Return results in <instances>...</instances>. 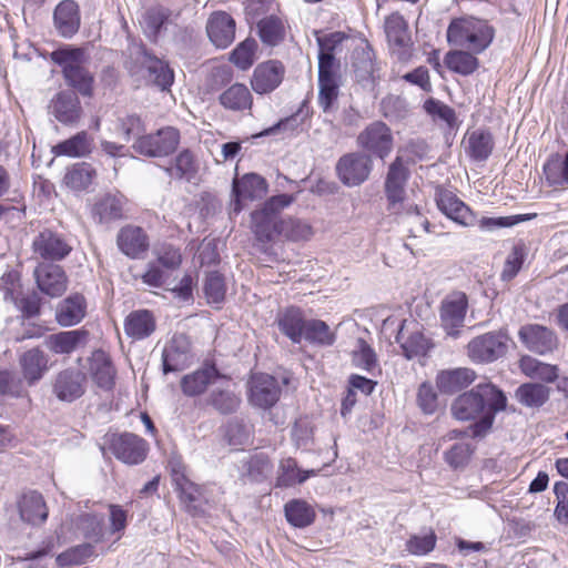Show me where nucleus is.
<instances>
[{"label":"nucleus","instance_id":"obj_1","mask_svg":"<svg viewBox=\"0 0 568 568\" xmlns=\"http://www.w3.org/2000/svg\"><path fill=\"white\" fill-rule=\"evenodd\" d=\"M507 398L495 385L479 384L459 395L452 404V414L458 420L478 418L469 428L473 437H481L491 428L495 415L506 408Z\"/></svg>","mask_w":568,"mask_h":568},{"label":"nucleus","instance_id":"obj_2","mask_svg":"<svg viewBox=\"0 0 568 568\" xmlns=\"http://www.w3.org/2000/svg\"><path fill=\"white\" fill-rule=\"evenodd\" d=\"M409 178L407 168L404 166L400 156H397L389 165L385 180V195L387 210L402 219L408 227L412 236L417 237L422 233L429 232V222L422 215L418 206L406 202L405 185Z\"/></svg>","mask_w":568,"mask_h":568},{"label":"nucleus","instance_id":"obj_3","mask_svg":"<svg viewBox=\"0 0 568 568\" xmlns=\"http://www.w3.org/2000/svg\"><path fill=\"white\" fill-rule=\"evenodd\" d=\"M494 28L485 20L475 17L455 18L447 28V41L450 45L480 53L493 42Z\"/></svg>","mask_w":568,"mask_h":568},{"label":"nucleus","instance_id":"obj_4","mask_svg":"<svg viewBox=\"0 0 568 568\" xmlns=\"http://www.w3.org/2000/svg\"><path fill=\"white\" fill-rule=\"evenodd\" d=\"M295 201L291 194H278L270 197L260 210L252 212V231L256 241L262 244L274 242L281 235V212Z\"/></svg>","mask_w":568,"mask_h":568},{"label":"nucleus","instance_id":"obj_5","mask_svg":"<svg viewBox=\"0 0 568 568\" xmlns=\"http://www.w3.org/2000/svg\"><path fill=\"white\" fill-rule=\"evenodd\" d=\"M52 60L62 68L67 84L77 90L83 97L93 93V75L83 65L85 62L82 49H59L52 52Z\"/></svg>","mask_w":568,"mask_h":568},{"label":"nucleus","instance_id":"obj_6","mask_svg":"<svg viewBox=\"0 0 568 568\" xmlns=\"http://www.w3.org/2000/svg\"><path fill=\"white\" fill-rule=\"evenodd\" d=\"M31 251L39 262L57 263L70 255L72 244L64 234L45 227L33 236Z\"/></svg>","mask_w":568,"mask_h":568},{"label":"nucleus","instance_id":"obj_7","mask_svg":"<svg viewBox=\"0 0 568 568\" xmlns=\"http://www.w3.org/2000/svg\"><path fill=\"white\" fill-rule=\"evenodd\" d=\"M508 336L503 331L488 332L471 338L467 346V356L474 363L488 364L506 355Z\"/></svg>","mask_w":568,"mask_h":568},{"label":"nucleus","instance_id":"obj_8","mask_svg":"<svg viewBox=\"0 0 568 568\" xmlns=\"http://www.w3.org/2000/svg\"><path fill=\"white\" fill-rule=\"evenodd\" d=\"M180 143V132L173 126H165L155 133L144 134L134 141L132 148L136 153L150 158H161L173 153Z\"/></svg>","mask_w":568,"mask_h":568},{"label":"nucleus","instance_id":"obj_9","mask_svg":"<svg viewBox=\"0 0 568 568\" xmlns=\"http://www.w3.org/2000/svg\"><path fill=\"white\" fill-rule=\"evenodd\" d=\"M356 142L366 154L384 160L393 150L394 139L387 124L374 121L357 135Z\"/></svg>","mask_w":568,"mask_h":568},{"label":"nucleus","instance_id":"obj_10","mask_svg":"<svg viewBox=\"0 0 568 568\" xmlns=\"http://www.w3.org/2000/svg\"><path fill=\"white\" fill-rule=\"evenodd\" d=\"M373 170V160L369 154L351 152L341 156L336 163V173L346 186H358L364 183Z\"/></svg>","mask_w":568,"mask_h":568},{"label":"nucleus","instance_id":"obj_11","mask_svg":"<svg viewBox=\"0 0 568 568\" xmlns=\"http://www.w3.org/2000/svg\"><path fill=\"white\" fill-rule=\"evenodd\" d=\"M468 308L467 295L463 292L449 293L440 303V325L447 335L456 338L464 326Z\"/></svg>","mask_w":568,"mask_h":568},{"label":"nucleus","instance_id":"obj_12","mask_svg":"<svg viewBox=\"0 0 568 568\" xmlns=\"http://www.w3.org/2000/svg\"><path fill=\"white\" fill-rule=\"evenodd\" d=\"M109 447L112 454L128 465H138L146 457V442L132 434H113L109 439Z\"/></svg>","mask_w":568,"mask_h":568},{"label":"nucleus","instance_id":"obj_13","mask_svg":"<svg viewBox=\"0 0 568 568\" xmlns=\"http://www.w3.org/2000/svg\"><path fill=\"white\" fill-rule=\"evenodd\" d=\"M192 362L191 341L187 335L176 333L165 344L162 352L163 373L185 369Z\"/></svg>","mask_w":568,"mask_h":568},{"label":"nucleus","instance_id":"obj_14","mask_svg":"<svg viewBox=\"0 0 568 568\" xmlns=\"http://www.w3.org/2000/svg\"><path fill=\"white\" fill-rule=\"evenodd\" d=\"M38 288L50 297H59L68 288V277L64 270L55 263L38 262L33 270Z\"/></svg>","mask_w":568,"mask_h":568},{"label":"nucleus","instance_id":"obj_15","mask_svg":"<svg viewBox=\"0 0 568 568\" xmlns=\"http://www.w3.org/2000/svg\"><path fill=\"white\" fill-rule=\"evenodd\" d=\"M281 387L275 377L268 374H254L248 382V399L253 406L267 409L280 399Z\"/></svg>","mask_w":568,"mask_h":568},{"label":"nucleus","instance_id":"obj_16","mask_svg":"<svg viewBox=\"0 0 568 568\" xmlns=\"http://www.w3.org/2000/svg\"><path fill=\"white\" fill-rule=\"evenodd\" d=\"M266 180L256 173H246L240 179H234L232 193L234 200L231 203L232 212L242 211V201H253L263 197L267 193Z\"/></svg>","mask_w":568,"mask_h":568},{"label":"nucleus","instance_id":"obj_17","mask_svg":"<svg viewBox=\"0 0 568 568\" xmlns=\"http://www.w3.org/2000/svg\"><path fill=\"white\" fill-rule=\"evenodd\" d=\"M385 32L393 53L399 60H407L410 57L412 39L408 24L399 13H392L385 20Z\"/></svg>","mask_w":568,"mask_h":568},{"label":"nucleus","instance_id":"obj_18","mask_svg":"<svg viewBox=\"0 0 568 568\" xmlns=\"http://www.w3.org/2000/svg\"><path fill=\"white\" fill-rule=\"evenodd\" d=\"M52 392L61 402H74L85 392V375L79 369L65 368L55 375Z\"/></svg>","mask_w":568,"mask_h":568},{"label":"nucleus","instance_id":"obj_19","mask_svg":"<svg viewBox=\"0 0 568 568\" xmlns=\"http://www.w3.org/2000/svg\"><path fill=\"white\" fill-rule=\"evenodd\" d=\"M518 337L530 352L545 355L552 352L558 339L552 331L539 324H526L519 328Z\"/></svg>","mask_w":568,"mask_h":568},{"label":"nucleus","instance_id":"obj_20","mask_svg":"<svg viewBox=\"0 0 568 568\" xmlns=\"http://www.w3.org/2000/svg\"><path fill=\"white\" fill-rule=\"evenodd\" d=\"M286 73L284 64L278 60H268L260 63L253 72L252 89L257 94L273 92L283 82Z\"/></svg>","mask_w":568,"mask_h":568},{"label":"nucleus","instance_id":"obj_21","mask_svg":"<svg viewBox=\"0 0 568 568\" xmlns=\"http://www.w3.org/2000/svg\"><path fill=\"white\" fill-rule=\"evenodd\" d=\"M49 113L60 123L73 125L82 116V106L74 91L63 90L58 92L50 101Z\"/></svg>","mask_w":568,"mask_h":568},{"label":"nucleus","instance_id":"obj_22","mask_svg":"<svg viewBox=\"0 0 568 568\" xmlns=\"http://www.w3.org/2000/svg\"><path fill=\"white\" fill-rule=\"evenodd\" d=\"M126 199L120 193L99 196L92 205L91 214L100 224H110L124 219Z\"/></svg>","mask_w":568,"mask_h":568},{"label":"nucleus","instance_id":"obj_23","mask_svg":"<svg viewBox=\"0 0 568 568\" xmlns=\"http://www.w3.org/2000/svg\"><path fill=\"white\" fill-rule=\"evenodd\" d=\"M353 67L356 81L363 88H374L379 79V68L375 62V53L368 44L354 51Z\"/></svg>","mask_w":568,"mask_h":568},{"label":"nucleus","instance_id":"obj_24","mask_svg":"<svg viewBox=\"0 0 568 568\" xmlns=\"http://www.w3.org/2000/svg\"><path fill=\"white\" fill-rule=\"evenodd\" d=\"M206 32L216 48H227L235 38V21L229 13L215 11L207 19Z\"/></svg>","mask_w":568,"mask_h":568},{"label":"nucleus","instance_id":"obj_25","mask_svg":"<svg viewBox=\"0 0 568 568\" xmlns=\"http://www.w3.org/2000/svg\"><path fill=\"white\" fill-rule=\"evenodd\" d=\"M138 61L148 72L149 82L163 91L168 90L172 85L174 81V73L166 62L152 55L145 50L140 51Z\"/></svg>","mask_w":568,"mask_h":568},{"label":"nucleus","instance_id":"obj_26","mask_svg":"<svg viewBox=\"0 0 568 568\" xmlns=\"http://www.w3.org/2000/svg\"><path fill=\"white\" fill-rule=\"evenodd\" d=\"M89 339V332L80 328L63 331L47 336L44 345L54 354L68 355L79 347L85 346Z\"/></svg>","mask_w":568,"mask_h":568},{"label":"nucleus","instance_id":"obj_27","mask_svg":"<svg viewBox=\"0 0 568 568\" xmlns=\"http://www.w3.org/2000/svg\"><path fill=\"white\" fill-rule=\"evenodd\" d=\"M305 317L300 307L290 306L280 310L276 314L275 323L282 334H284L294 344H300L305 331Z\"/></svg>","mask_w":568,"mask_h":568},{"label":"nucleus","instance_id":"obj_28","mask_svg":"<svg viewBox=\"0 0 568 568\" xmlns=\"http://www.w3.org/2000/svg\"><path fill=\"white\" fill-rule=\"evenodd\" d=\"M436 202L439 211L450 220L464 226L475 225V214L452 192H440Z\"/></svg>","mask_w":568,"mask_h":568},{"label":"nucleus","instance_id":"obj_29","mask_svg":"<svg viewBox=\"0 0 568 568\" xmlns=\"http://www.w3.org/2000/svg\"><path fill=\"white\" fill-rule=\"evenodd\" d=\"M124 333L133 341H142L151 336L156 328V321L149 310L132 311L124 320Z\"/></svg>","mask_w":568,"mask_h":568},{"label":"nucleus","instance_id":"obj_30","mask_svg":"<svg viewBox=\"0 0 568 568\" xmlns=\"http://www.w3.org/2000/svg\"><path fill=\"white\" fill-rule=\"evenodd\" d=\"M54 27L60 36L71 38L80 28L79 6L74 0L61 1L53 13Z\"/></svg>","mask_w":568,"mask_h":568},{"label":"nucleus","instance_id":"obj_31","mask_svg":"<svg viewBox=\"0 0 568 568\" xmlns=\"http://www.w3.org/2000/svg\"><path fill=\"white\" fill-rule=\"evenodd\" d=\"M89 373L100 388L111 389L114 385L115 369L110 356L102 349H95L89 357Z\"/></svg>","mask_w":568,"mask_h":568},{"label":"nucleus","instance_id":"obj_32","mask_svg":"<svg viewBox=\"0 0 568 568\" xmlns=\"http://www.w3.org/2000/svg\"><path fill=\"white\" fill-rule=\"evenodd\" d=\"M20 518L30 525H41L48 518V508L42 495L31 490L24 493L18 503Z\"/></svg>","mask_w":568,"mask_h":568},{"label":"nucleus","instance_id":"obj_33","mask_svg":"<svg viewBox=\"0 0 568 568\" xmlns=\"http://www.w3.org/2000/svg\"><path fill=\"white\" fill-rule=\"evenodd\" d=\"M116 243L122 253L130 257H138L149 247L145 232L133 225L122 227L118 234Z\"/></svg>","mask_w":568,"mask_h":568},{"label":"nucleus","instance_id":"obj_34","mask_svg":"<svg viewBox=\"0 0 568 568\" xmlns=\"http://www.w3.org/2000/svg\"><path fill=\"white\" fill-rule=\"evenodd\" d=\"M87 303L81 294H73L59 303L55 312L57 322L64 327L73 326L85 316Z\"/></svg>","mask_w":568,"mask_h":568},{"label":"nucleus","instance_id":"obj_35","mask_svg":"<svg viewBox=\"0 0 568 568\" xmlns=\"http://www.w3.org/2000/svg\"><path fill=\"white\" fill-rule=\"evenodd\" d=\"M172 11L161 4L148 8L141 17L140 24L148 39L156 42L170 20Z\"/></svg>","mask_w":568,"mask_h":568},{"label":"nucleus","instance_id":"obj_36","mask_svg":"<svg viewBox=\"0 0 568 568\" xmlns=\"http://www.w3.org/2000/svg\"><path fill=\"white\" fill-rule=\"evenodd\" d=\"M219 378L221 376L214 366H205L185 375L181 381V388L186 396H196L202 394L210 384H215Z\"/></svg>","mask_w":568,"mask_h":568},{"label":"nucleus","instance_id":"obj_37","mask_svg":"<svg viewBox=\"0 0 568 568\" xmlns=\"http://www.w3.org/2000/svg\"><path fill=\"white\" fill-rule=\"evenodd\" d=\"M475 378V372L467 367L443 371L437 376V386L443 393L454 394L466 388Z\"/></svg>","mask_w":568,"mask_h":568},{"label":"nucleus","instance_id":"obj_38","mask_svg":"<svg viewBox=\"0 0 568 568\" xmlns=\"http://www.w3.org/2000/svg\"><path fill=\"white\" fill-rule=\"evenodd\" d=\"M544 175L554 190H564L568 183V152L552 154L544 164Z\"/></svg>","mask_w":568,"mask_h":568},{"label":"nucleus","instance_id":"obj_39","mask_svg":"<svg viewBox=\"0 0 568 568\" xmlns=\"http://www.w3.org/2000/svg\"><path fill=\"white\" fill-rule=\"evenodd\" d=\"M396 341L400 344L403 355L407 359L426 356L429 349L434 346L430 338L419 329L410 332L405 338L403 334V326L396 336Z\"/></svg>","mask_w":568,"mask_h":568},{"label":"nucleus","instance_id":"obj_40","mask_svg":"<svg viewBox=\"0 0 568 568\" xmlns=\"http://www.w3.org/2000/svg\"><path fill=\"white\" fill-rule=\"evenodd\" d=\"M20 365L22 368L23 377L30 385L34 384L42 378L48 369V357L39 348L27 351L20 357Z\"/></svg>","mask_w":568,"mask_h":568},{"label":"nucleus","instance_id":"obj_41","mask_svg":"<svg viewBox=\"0 0 568 568\" xmlns=\"http://www.w3.org/2000/svg\"><path fill=\"white\" fill-rule=\"evenodd\" d=\"M352 364L358 369L375 376L381 373L377 355L373 347L363 338H357L352 349Z\"/></svg>","mask_w":568,"mask_h":568},{"label":"nucleus","instance_id":"obj_42","mask_svg":"<svg viewBox=\"0 0 568 568\" xmlns=\"http://www.w3.org/2000/svg\"><path fill=\"white\" fill-rule=\"evenodd\" d=\"M219 101L227 110L245 111L252 108L253 97L246 85L235 83L220 94Z\"/></svg>","mask_w":568,"mask_h":568},{"label":"nucleus","instance_id":"obj_43","mask_svg":"<svg viewBox=\"0 0 568 568\" xmlns=\"http://www.w3.org/2000/svg\"><path fill=\"white\" fill-rule=\"evenodd\" d=\"M494 149L493 135L484 130H476L468 134L465 151L474 161H485Z\"/></svg>","mask_w":568,"mask_h":568},{"label":"nucleus","instance_id":"obj_44","mask_svg":"<svg viewBox=\"0 0 568 568\" xmlns=\"http://www.w3.org/2000/svg\"><path fill=\"white\" fill-rule=\"evenodd\" d=\"M92 139L85 131H81L68 140H64L53 146L52 152L55 155H67L72 158L85 156L91 152Z\"/></svg>","mask_w":568,"mask_h":568},{"label":"nucleus","instance_id":"obj_45","mask_svg":"<svg viewBox=\"0 0 568 568\" xmlns=\"http://www.w3.org/2000/svg\"><path fill=\"white\" fill-rule=\"evenodd\" d=\"M172 480L176 490L180 494V499L187 508H197V503L201 500V488L192 483L182 470L179 468L172 469Z\"/></svg>","mask_w":568,"mask_h":568},{"label":"nucleus","instance_id":"obj_46","mask_svg":"<svg viewBox=\"0 0 568 568\" xmlns=\"http://www.w3.org/2000/svg\"><path fill=\"white\" fill-rule=\"evenodd\" d=\"M171 179L191 181L197 172V162L194 154L185 149L181 151L174 159V162L164 168Z\"/></svg>","mask_w":568,"mask_h":568},{"label":"nucleus","instance_id":"obj_47","mask_svg":"<svg viewBox=\"0 0 568 568\" xmlns=\"http://www.w3.org/2000/svg\"><path fill=\"white\" fill-rule=\"evenodd\" d=\"M284 510L287 521L297 528H305L312 525L316 518L314 508L301 499L288 501Z\"/></svg>","mask_w":568,"mask_h":568},{"label":"nucleus","instance_id":"obj_48","mask_svg":"<svg viewBox=\"0 0 568 568\" xmlns=\"http://www.w3.org/2000/svg\"><path fill=\"white\" fill-rule=\"evenodd\" d=\"M95 175L97 171L90 163L80 162L67 170L63 181L68 187L81 191L92 183Z\"/></svg>","mask_w":568,"mask_h":568},{"label":"nucleus","instance_id":"obj_49","mask_svg":"<svg viewBox=\"0 0 568 568\" xmlns=\"http://www.w3.org/2000/svg\"><path fill=\"white\" fill-rule=\"evenodd\" d=\"M475 54L476 53L468 50L449 51L445 55V64L453 72L462 75H469L479 67V61Z\"/></svg>","mask_w":568,"mask_h":568},{"label":"nucleus","instance_id":"obj_50","mask_svg":"<svg viewBox=\"0 0 568 568\" xmlns=\"http://www.w3.org/2000/svg\"><path fill=\"white\" fill-rule=\"evenodd\" d=\"M521 372L530 378L554 382L558 377L557 366L542 363L537 358L525 355L519 361Z\"/></svg>","mask_w":568,"mask_h":568},{"label":"nucleus","instance_id":"obj_51","mask_svg":"<svg viewBox=\"0 0 568 568\" xmlns=\"http://www.w3.org/2000/svg\"><path fill=\"white\" fill-rule=\"evenodd\" d=\"M303 338L311 344L331 346L335 342V334L329 326L321 320H306Z\"/></svg>","mask_w":568,"mask_h":568},{"label":"nucleus","instance_id":"obj_52","mask_svg":"<svg viewBox=\"0 0 568 568\" xmlns=\"http://www.w3.org/2000/svg\"><path fill=\"white\" fill-rule=\"evenodd\" d=\"M312 471H303L297 467V463L294 458H285L281 460L280 470L277 475V486L291 487L295 484L304 483Z\"/></svg>","mask_w":568,"mask_h":568},{"label":"nucleus","instance_id":"obj_53","mask_svg":"<svg viewBox=\"0 0 568 568\" xmlns=\"http://www.w3.org/2000/svg\"><path fill=\"white\" fill-rule=\"evenodd\" d=\"M257 29L262 42L268 45L278 44L285 36L284 22L275 16L262 19L257 23Z\"/></svg>","mask_w":568,"mask_h":568},{"label":"nucleus","instance_id":"obj_54","mask_svg":"<svg viewBox=\"0 0 568 568\" xmlns=\"http://www.w3.org/2000/svg\"><path fill=\"white\" fill-rule=\"evenodd\" d=\"M339 95V83L337 78L318 79L317 102L324 113H331L335 110V104Z\"/></svg>","mask_w":568,"mask_h":568},{"label":"nucleus","instance_id":"obj_55","mask_svg":"<svg viewBox=\"0 0 568 568\" xmlns=\"http://www.w3.org/2000/svg\"><path fill=\"white\" fill-rule=\"evenodd\" d=\"M423 106L435 122L445 123L450 129L457 126L458 120L455 110L444 102L429 98L424 102Z\"/></svg>","mask_w":568,"mask_h":568},{"label":"nucleus","instance_id":"obj_56","mask_svg":"<svg viewBox=\"0 0 568 568\" xmlns=\"http://www.w3.org/2000/svg\"><path fill=\"white\" fill-rule=\"evenodd\" d=\"M207 402L221 414H231L240 405V398L227 387L213 388Z\"/></svg>","mask_w":568,"mask_h":568},{"label":"nucleus","instance_id":"obj_57","mask_svg":"<svg viewBox=\"0 0 568 568\" xmlns=\"http://www.w3.org/2000/svg\"><path fill=\"white\" fill-rule=\"evenodd\" d=\"M516 398L528 407H539L548 399V389L540 384H524L516 390Z\"/></svg>","mask_w":568,"mask_h":568},{"label":"nucleus","instance_id":"obj_58","mask_svg":"<svg viewBox=\"0 0 568 568\" xmlns=\"http://www.w3.org/2000/svg\"><path fill=\"white\" fill-rule=\"evenodd\" d=\"M94 556V546L91 542L81 544L67 549L57 557L60 567L81 565Z\"/></svg>","mask_w":568,"mask_h":568},{"label":"nucleus","instance_id":"obj_59","mask_svg":"<svg viewBox=\"0 0 568 568\" xmlns=\"http://www.w3.org/2000/svg\"><path fill=\"white\" fill-rule=\"evenodd\" d=\"M281 235L290 241H306L311 239L313 231L312 226L298 219L288 217L282 220Z\"/></svg>","mask_w":568,"mask_h":568},{"label":"nucleus","instance_id":"obj_60","mask_svg":"<svg viewBox=\"0 0 568 568\" xmlns=\"http://www.w3.org/2000/svg\"><path fill=\"white\" fill-rule=\"evenodd\" d=\"M103 521L101 515L84 514L79 517L78 528L87 539L98 542L103 537Z\"/></svg>","mask_w":568,"mask_h":568},{"label":"nucleus","instance_id":"obj_61","mask_svg":"<svg viewBox=\"0 0 568 568\" xmlns=\"http://www.w3.org/2000/svg\"><path fill=\"white\" fill-rule=\"evenodd\" d=\"M437 536L433 530L425 535H412L406 541V550L414 556H425L434 550Z\"/></svg>","mask_w":568,"mask_h":568},{"label":"nucleus","instance_id":"obj_62","mask_svg":"<svg viewBox=\"0 0 568 568\" xmlns=\"http://www.w3.org/2000/svg\"><path fill=\"white\" fill-rule=\"evenodd\" d=\"M247 475L254 481L267 478L273 470V464L264 453H256L247 462Z\"/></svg>","mask_w":568,"mask_h":568},{"label":"nucleus","instance_id":"obj_63","mask_svg":"<svg viewBox=\"0 0 568 568\" xmlns=\"http://www.w3.org/2000/svg\"><path fill=\"white\" fill-rule=\"evenodd\" d=\"M224 277L219 272L207 273L204 282V293L209 303H221L225 297Z\"/></svg>","mask_w":568,"mask_h":568},{"label":"nucleus","instance_id":"obj_64","mask_svg":"<svg viewBox=\"0 0 568 568\" xmlns=\"http://www.w3.org/2000/svg\"><path fill=\"white\" fill-rule=\"evenodd\" d=\"M0 291L3 293V300L10 303L19 301L22 295V285L20 274L17 271H9L0 277Z\"/></svg>","mask_w":568,"mask_h":568}]
</instances>
